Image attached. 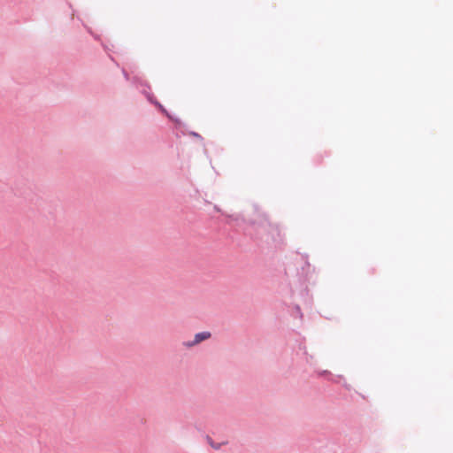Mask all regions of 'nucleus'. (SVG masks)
<instances>
[{"mask_svg": "<svg viewBox=\"0 0 453 453\" xmlns=\"http://www.w3.org/2000/svg\"><path fill=\"white\" fill-rule=\"evenodd\" d=\"M210 337H211L210 332H201L195 335V338L193 341L184 342V345L186 347L190 348V347H193V346L202 342L203 341L209 339Z\"/></svg>", "mask_w": 453, "mask_h": 453, "instance_id": "obj_1", "label": "nucleus"}, {"mask_svg": "<svg viewBox=\"0 0 453 453\" xmlns=\"http://www.w3.org/2000/svg\"><path fill=\"white\" fill-rule=\"evenodd\" d=\"M208 441H209L210 445H211L212 448H214V449H219V446H220V445H219V444H217V445H216V444L211 441V439L208 438Z\"/></svg>", "mask_w": 453, "mask_h": 453, "instance_id": "obj_2", "label": "nucleus"}]
</instances>
